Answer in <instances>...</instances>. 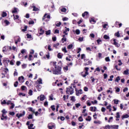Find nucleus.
<instances>
[{
	"instance_id": "obj_1",
	"label": "nucleus",
	"mask_w": 129,
	"mask_h": 129,
	"mask_svg": "<svg viewBox=\"0 0 129 129\" xmlns=\"http://www.w3.org/2000/svg\"><path fill=\"white\" fill-rule=\"evenodd\" d=\"M52 72L53 74H55V75H61V67L58 66L56 68L54 69V68H52Z\"/></svg>"
},
{
	"instance_id": "obj_2",
	"label": "nucleus",
	"mask_w": 129,
	"mask_h": 129,
	"mask_svg": "<svg viewBox=\"0 0 129 129\" xmlns=\"http://www.w3.org/2000/svg\"><path fill=\"white\" fill-rule=\"evenodd\" d=\"M47 15V14H44L42 18V21H45V22H49V20L46 19V18H47V19H50V15Z\"/></svg>"
},
{
	"instance_id": "obj_3",
	"label": "nucleus",
	"mask_w": 129,
	"mask_h": 129,
	"mask_svg": "<svg viewBox=\"0 0 129 129\" xmlns=\"http://www.w3.org/2000/svg\"><path fill=\"white\" fill-rule=\"evenodd\" d=\"M9 118L8 117V116H7V115H5V114H2L1 116V120H7V119H8Z\"/></svg>"
},
{
	"instance_id": "obj_4",
	"label": "nucleus",
	"mask_w": 129,
	"mask_h": 129,
	"mask_svg": "<svg viewBox=\"0 0 129 129\" xmlns=\"http://www.w3.org/2000/svg\"><path fill=\"white\" fill-rule=\"evenodd\" d=\"M113 45H114V46H115V47H116L117 48H119V47L120 46V44H118V43L116 42V39H114L113 40Z\"/></svg>"
},
{
	"instance_id": "obj_5",
	"label": "nucleus",
	"mask_w": 129,
	"mask_h": 129,
	"mask_svg": "<svg viewBox=\"0 0 129 129\" xmlns=\"http://www.w3.org/2000/svg\"><path fill=\"white\" fill-rule=\"evenodd\" d=\"M24 78L23 76L19 77L18 78V80L20 83H24L25 81H24Z\"/></svg>"
},
{
	"instance_id": "obj_6",
	"label": "nucleus",
	"mask_w": 129,
	"mask_h": 129,
	"mask_svg": "<svg viewBox=\"0 0 129 129\" xmlns=\"http://www.w3.org/2000/svg\"><path fill=\"white\" fill-rule=\"evenodd\" d=\"M48 127L49 129H53L55 128V125L53 124V123H49L48 124Z\"/></svg>"
},
{
	"instance_id": "obj_7",
	"label": "nucleus",
	"mask_w": 129,
	"mask_h": 129,
	"mask_svg": "<svg viewBox=\"0 0 129 129\" xmlns=\"http://www.w3.org/2000/svg\"><path fill=\"white\" fill-rule=\"evenodd\" d=\"M65 30L63 32V34H64L66 35H68V33L67 32H69L70 31V29L69 28H67V27H66Z\"/></svg>"
},
{
	"instance_id": "obj_8",
	"label": "nucleus",
	"mask_w": 129,
	"mask_h": 129,
	"mask_svg": "<svg viewBox=\"0 0 129 129\" xmlns=\"http://www.w3.org/2000/svg\"><path fill=\"white\" fill-rule=\"evenodd\" d=\"M86 16L87 17H89V13L87 12H85L84 13L82 14V17L84 18Z\"/></svg>"
},
{
	"instance_id": "obj_9",
	"label": "nucleus",
	"mask_w": 129,
	"mask_h": 129,
	"mask_svg": "<svg viewBox=\"0 0 129 129\" xmlns=\"http://www.w3.org/2000/svg\"><path fill=\"white\" fill-rule=\"evenodd\" d=\"M32 8H33V12H38V11H39V8H37L34 5L32 6Z\"/></svg>"
},
{
	"instance_id": "obj_10",
	"label": "nucleus",
	"mask_w": 129,
	"mask_h": 129,
	"mask_svg": "<svg viewBox=\"0 0 129 129\" xmlns=\"http://www.w3.org/2000/svg\"><path fill=\"white\" fill-rule=\"evenodd\" d=\"M110 128H118V125H110Z\"/></svg>"
},
{
	"instance_id": "obj_11",
	"label": "nucleus",
	"mask_w": 129,
	"mask_h": 129,
	"mask_svg": "<svg viewBox=\"0 0 129 129\" xmlns=\"http://www.w3.org/2000/svg\"><path fill=\"white\" fill-rule=\"evenodd\" d=\"M80 94H82V90L81 89L76 92V95H77V96H79Z\"/></svg>"
},
{
	"instance_id": "obj_12",
	"label": "nucleus",
	"mask_w": 129,
	"mask_h": 129,
	"mask_svg": "<svg viewBox=\"0 0 129 129\" xmlns=\"http://www.w3.org/2000/svg\"><path fill=\"white\" fill-rule=\"evenodd\" d=\"M45 32V30H43L41 28H40L39 30V34L40 35H43V33Z\"/></svg>"
},
{
	"instance_id": "obj_13",
	"label": "nucleus",
	"mask_w": 129,
	"mask_h": 129,
	"mask_svg": "<svg viewBox=\"0 0 129 129\" xmlns=\"http://www.w3.org/2000/svg\"><path fill=\"white\" fill-rule=\"evenodd\" d=\"M40 101H43V100H45V95H40Z\"/></svg>"
},
{
	"instance_id": "obj_14",
	"label": "nucleus",
	"mask_w": 129,
	"mask_h": 129,
	"mask_svg": "<svg viewBox=\"0 0 129 129\" xmlns=\"http://www.w3.org/2000/svg\"><path fill=\"white\" fill-rule=\"evenodd\" d=\"M129 117L128 114H126L125 115H123L121 116L122 119H123L124 118H127Z\"/></svg>"
},
{
	"instance_id": "obj_15",
	"label": "nucleus",
	"mask_w": 129,
	"mask_h": 129,
	"mask_svg": "<svg viewBox=\"0 0 129 129\" xmlns=\"http://www.w3.org/2000/svg\"><path fill=\"white\" fill-rule=\"evenodd\" d=\"M94 123H95V124H101V121L98 120L97 121H94Z\"/></svg>"
},
{
	"instance_id": "obj_16",
	"label": "nucleus",
	"mask_w": 129,
	"mask_h": 129,
	"mask_svg": "<svg viewBox=\"0 0 129 129\" xmlns=\"http://www.w3.org/2000/svg\"><path fill=\"white\" fill-rule=\"evenodd\" d=\"M34 126V124L31 123L30 124V125L28 126L29 129H35V127H33Z\"/></svg>"
},
{
	"instance_id": "obj_17",
	"label": "nucleus",
	"mask_w": 129,
	"mask_h": 129,
	"mask_svg": "<svg viewBox=\"0 0 129 129\" xmlns=\"http://www.w3.org/2000/svg\"><path fill=\"white\" fill-rule=\"evenodd\" d=\"M29 111H31L32 112H33V113H35V109H33L32 107L28 108Z\"/></svg>"
},
{
	"instance_id": "obj_18",
	"label": "nucleus",
	"mask_w": 129,
	"mask_h": 129,
	"mask_svg": "<svg viewBox=\"0 0 129 129\" xmlns=\"http://www.w3.org/2000/svg\"><path fill=\"white\" fill-rule=\"evenodd\" d=\"M2 114L7 115V113H8V111H6L5 109H3L2 111Z\"/></svg>"
},
{
	"instance_id": "obj_19",
	"label": "nucleus",
	"mask_w": 129,
	"mask_h": 129,
	"mask_svg": "<svg viewBox=\"0 0 129 129\" xmlns=\"http://www.w3.org/2000/svg\"><path fill=\"white\" fill-rule=\"evenodd\" d=\"M16 13H18V8H14V10L12 11V13L16 14Z\"/></svg>"
},
{
	"instance_id": "obj_20",
	"label": "nucleus",
	"mask_w": 129,
	"mask_h": 129,
	"mask_svg": "<svg viewBox=\"0 0 129 129\" xmlns=\"http://www.w3.org/2000/svg\"><path fill=\"white\" fill-rule=\"evenodd\" d=\"M115 36L117 37V38H119L120 37V35L119 34V31H117L116 33L114 34Z\"/></svg>"
},
{
	"instance_id": "obj_21",
	"label": "nucleus",
	"mask_w": 129,
	"mask_h": 129,
	"mask_svg": "<svg viewBox=\"0 0 129 129\" xmlns=\"http://www.w3.org/2000/svg\"><path fill=\"white\" fill-rule=\"evenodd\" d=\"M56 64H57V62H56V61L52 62V65H53V67H54V68H57L58 67V66H57V65H56Z\"/></svg>"
},
{
	"instance_id": "obj_22",
	"label": "nucleus",
	"mask_w": 129,
	"mask_h": 129,
	"mask_svg": "<svg viewBox=\"0 0 129 129\" xmlns=\"http://www.w3.org/2000/svg\"><path fill=\"white\" fill-rule=\"evenodd\" d=\"M53 97H54V95H53V94H51L50 96H49V100H53Z\"/></svg>"
},
{
	"instance_id": "obj_23",
	"label": "nucleus",
	"mask_w": 129,
	"mask_h": 129,
	"mask_svg": "<svg viewBox=\"0 0 129 129\" xmlns=\"http://www.w3.org/2000/svg\"><path fill=\"white\" fill-rule=\"evenodd\" d=\"M103 38L105 40H109V36H108L107 35H104Z\"/></svg>"
},
{
	"instance_id": "obj_24",
	"label": "nucleus",
	"mask_w": 129,
	"mask_h": 129,
	"mask_svg": "<svg viewBox=\"0 0 129 129\" xmlns=\"http://www.w3.org/2000/svg\"><path fill=\"white\" fill-rule=\"evenodd\" d=\"M60 11L62 13H66V11H67V9H66V8H61Z\"/></svg>"
},
{
	"instance_id": "obj_25",
	"label": "nucleus",
	"mask_w": 129,
	"mask_h": 129,
	"mask_svg": "<svg viewBox=\"0 0 129 129\" xmlns=\"http://www.w3.org/2000/svg\"><path fill=\"white\" fill-rule=\"evenodd\" d=\"M63 55L61 54V53H58L57 54V57L59 58V59H62V57Z\"/></svg>"
},
{
	"instance_id": "obj_26",
	"label": "nucleus",
	"mask_w": 129,
	"mask_h": 129,
	"mask_svg": "<svg viewBox=\"0 0 129 129\" xmlns=\"http://www.w3.org/2000/svg\"><path fill=\"white\" fill-rule=\"evenodd\" d=\"M26 114V112L25 111H23V113L19 114V117H22V116H24Z\"/></svg>"
},
{
	"instance_id": "obj_27",
	"label": "nucleus",
	"mask_w": 129,
	"mask_h": 129,
	"mask_svg": "<svg viewBox=\"0 0 129 129\" xmlns=\"http://www.w3.org/2000/svg\"><path fill=\"white\" fill-rule=\"evenodd\" d=\"M128 70H126L125 71H124L123 72V74H125V75H128L129 73H128Z\"/></svg>"
},
{
	"instance_id": "obj_28",
	"label": "nucleus",
	"mask_w": 129,
	"mask_h": 129,
	"mask_svg": "<svg viewBox=\"0 0 129 129\" xmlns=\"http://www.w3.org/2000/svg\"><path fill=\"white\" fill-rule=\"evenodd\" d=\"M72 48H73V44H69L68 46V49H69V50H70V49H72Z\"/></svg>"
},
{
	"instance_id": "obj_29",
	"label": "nucleus",
	"mask_w": 129,
	"mask_h": 129,
	"mask_svg": "<svg viewBox=\"0 0 129 129\" xmlns=\"http://www.w3.org/2000/svg\"><path fill=\"white\" fill-rule=\"evenodd\" d=\"M67 41V38H66V37H63L61 39V42L62 43H64V42H66Z\"/></svg>"
},
{
	"instance_id": "obj_30",
	"label": "nucleus",
	"mask_w": 129,
	"mask_h": 129,
	"mask_svg": "<svg viewBox=\"0 0 129 129\" xmlns=\"http://www.w3.org/2000/svg\"><path fill=\"white\" fill-rule=\"evenodd\" d=\"M36 88H37V89H38V91H41V85H38L36 86Z\"/></svg>"
},
{
	"instance_id": "obj_31",
	"label": "nucleus",
	"mask_w": 129,
	"mask_h": 129,
	"mask_svg": "<svg viewBox=\"0 0 129 129\" xmlns=\"http://www.w3.org/2000/svg\"><path fill=\"white\" fill-rule=\"evenodd\" d=\"M27 118H28V119H33V115H32V114H29V115H28V116L27 117Z\"/></svg>"
},
{
	"instance_id": "obj_32",
	"label": "nucleus",
	"mask_w": 129,
	"mask_h": 129,
	"mask_svg": "<svg viewBox=\"0 0 129 129\" xmlns=\"http://www.w3.org/2000/svg\"><path fill=\"white\" fill-rule=\"evenodd\" d=\"M86 120H87V121H90L91 120V117L89 116L88 118H86Z\"/></svg>"
},
{
	"instance_id": "obj_33",
	"label": "nucleus",
	"mask_w": 129,
	"mask_h": 129,
	"mask_svg": "<svg viewBox=\"0 0 129 129\" xmlns=\"http://www.w3.org/2000/svg\"><path fill=\"white\" fill-rule=\"evenodd\" d=\"M46 35H50L51 34V30L46 31H45Z\"/></svg>"
},
{
	"instance_id": "obj_34",
	"label": "nucleus",
	"mask_w": 129,
	"mask_h": 129,
	"mask_svg": "<svg viewBox=\"0 0 129 129\" xmlns=\"http://www.w3.org/2000/svg\"><path fill=\"white\" fill-rule=\"evenodd\" d=\"M62 51L64 52V53H67V49H66V47L62 48Z\"/></svg>"
},
{
	"instance_id": "obj_35",
	"label": "nucleus",
	"mask_w": 129,
	"mask_h": 129,
	"mask_svg": "<svg viewBox=\"0 0 129 129\" xmlns=\"http://www.w3.org/2000/svg\"><path fill=\"white\" fill-rule=\"evenodd\" d=\"M105 60L106 62H110V59L109 58V57H106L105 58Z\"/></svg>"
},
{
	"instance_id": "obj_36",
	"label": "nucleus",
	"mask_w": 129,
	"mask_h": 129,
	"mask_svg": "<svg viewBox=\"0 0 129 129\" xmlns=\"http://www.w3.org/2000/svg\"><path fill=\"white\" fill-rule=\"evenodd\" d=\"M2 17H3V18H5V17H7V13L3 12L2 13Z\"/></svg>"
},
{
	"instance_id": "obj_37",
	"label": "nucleus",
	"mask_w": 129,
	"mask_h": 129,
	"mask_svg": "<svg viewBox=\"0 0 129 129\" xmlns=\"http://www.w3.org/2000/svg\"><path fill=\"white\" fill-rule=\"evenodd\" d=\"M113 101H114L115 104H118V102H119V100H116V99H114Z\"/></svg>"
},
{
	"instance_id": "obj_38",
	"label": "nucleus",
	"mask_w": 129,
	"mask_h": 129,
	"mask_svg": "<svg viewBox=\"0 0 129 129\" xmlns=\"http://www.w3.org/2000/svg\"><path fill=\"white\" fill-rule=\"evenodd\" d=\"M50 108L52 109V110H53V111H55V110L56 109V108H55V105H52L50 107Z\"/></svg>"
},
{
	"instance_id": "obj_39",
	"label": "nucleus",
	"mask_w": 129,
	"mask_h": 129,
	"mask_svg": "<svg viewBox=\"0 0 129 129\" xmlns=\"http://www.w3.org/2000/svg\"><path fill=\"white\" fill-rule=\"evenodd\" d=\"M28 94H29V95H33V90H29V92H28Z\"/></svg>"
},
{
	"instance_id": "obj_40",
	"label": "nucleus",
	"mask_w": 129,
	"mask_h": 129,
	"mask_svg": "<svg viewBox=\"0 0 129 129\" xmlns=\"http://www.w3.org/2000/svg\"><path fill=\"white\" fill-rule=\"evenodd\" d=\"M115 89L116 90V92H119V91H120V89L118 87H115Z\"/></svg>"
},
{
	"instance_id": "obj_41",
	"label": "nucleus",
	"mask_w": 129,
	"mask_h": 129,
	"mask_svg": "<svg viewBox=\"0 0 129 129\" xmlns=\"http://www.w3.org/2000/svg\"><path fill=\"white\" fill-rule=\"evenodd\" d=\"M119 80H120V77H117V78H116L115 81H116V82H118Z\"/></svg>"
},
{
	"instance_id": "obj_42",
	"label": "nucleus",
	"mask_w": 129,
	"mask_h": 129,
	"mask_svg": "<svg viewBox=\"0 0 129 129\" xmlns=\"http://www.w3.org/2000/svg\"><path fill=\"white\" fill-rule=\"evenodd\" d=\"M113 77H114L113 76V75H111L110 77V79H109L108 80V81H112V78H113Z\"/></svg>"
},
{
	"instance_id": "obj_43",
	"label": "nucleus",
	"mask_w": 129,
	"mask_h": 129,
	"mask_svg": "<svg viewBox=\"0 0 129 129\" xmlns=\"http://www.w3.org/2000/svg\"><path fill=\"white\" fill-rule=\"evenodd\" d=\"M119 117H120V115H119V112H118L116 113V118H119Z\"/></svg>"
},
{
	"instance_id": "obj_44",
	"label": "nucleus",
	"mask_w": 129,
	"mask_h": 129,
	"mask_svg": "<svg viewBox=\"0 0 129 129\" xmlns=\"http://www.w3.org/2000/svg\"><path fill=\"white\" fill-rule=\"evenodd\" d=\"M39 84H43V83L42 82V79L39 78V81H37Z\"/></svg>"
},
{
	"instance_id": "obj_45",
	"label": "nucleus",
	"mask_w": 129,
	"mask_h": 129,
	"mask_svg": "<svg viewBox=\"0 0 129 129\" xmlns=\"http://www.w3.org/2000/svg\"><path fill=\"white\" fill-rule=\"evenodd\" d=\"M18 84H19V82L18 81H16L15 83H14V87H18Z\"/></svg>"
},
{
	"instance_id": "obj_46",
	"label": "nucleus",
	"mask_w": 129,
	"mask_h": 129,
	"mask_svg": "<svg viewBox=\"0 0 129 129\" xmlns=\"http://www.w3.org/2000/svg\"><path fill=\"white\" fill-rule=\"evenodd\" d=\"M5 23L7 26H9V25H10V22H9L7 20L5 21Z\"/></svg>"
},
{
	"instance_id": "obj_47",
	"label": "nucleus",
	"mask_w": 129,
	"mask_h": 129,
	"mask_svg": "<svg viewBox=\"0 0 129 129\" xmlns=\"http://www.w3.org/2000/svg\"><path fill=\"white\" fill-rule=\"evenodd\" d=\"M61 23L60 22L59 23L55 24V25L56 27H60L61 26Z\"/></svg>"
},
{
	"instance_id": "obj_48",
	"label": "nucleus",
	"mask_w": 129,
	"mask_h": 129,
	"mask_svg": "<svg viewBox=\"0 0 129 129\" xmlns=\"http://www.w3.org/2000/svg\"><path fill=\"white\" fill-rule=\"evenodd\" d=\"M76 34H77V35H79L80 34V30L77 29L76 30Z\"/></svg>"
},
{
	"instance_id": "obj_49",
	"label": "nucleus",
	"mask_w": 129,
	"mask_h": 129,
	"mask_svg": "<svg viewBox=\"0 0 129 129\" xmlns=\"http://www.w3.org/2000/svg\"><path fill=\"white\" fill-rule=\"evenodd\" d=\"M72 90L70 88H67V91H66V92L67 93H68V92H70Z\"/></svg>"
},
{
	"instance_id": "obj_50",
	"label": "nucleus",
	"mask_w": 129,
	"mask_h": 129,
	"mask_svg": "<svg viewBox=\"0 0 129 129\" xmlns=\"http://www.w3.org/2000/svg\"><path fill=\"white\" fill-rule=\"evenodd\" d=\"M46 57L47 59H50V53L48 52L47 54H46Z\"/></svg>"
},
{
	"instance_id": "obj_51",
	"label": "nucleus",
	"mask_w": 129,
	"mask_h": 129,
	"mask_svg": "<svg viewBox=\"0 0 129 129\" xmlns=\"http://www.w3.org/2000/svg\"><path fill=\"white\" fill-rule=\"evenodd\" d=\"M15 38H16V39H17V42H21V38H20V37H19V36H16Z\"/></svg>"
},
{
	"instance_id": "obj_52",
	"label": "nucleus",
	"mask_w": 129,
	"mask_h": 129,
	"mask_svg": "<svg viewBox=\"0 0 129 129\" xmlns=\"http://www.w3.org/2000/svg\"><path fill=\"white\" fill-rule=\"evenodd\" d=\"M118 62L119 63H118L119 66H121V65H122V62H121V60L120 59H119Z\"/></svg>"
},
{
	"instance_id": "obj_53",
	"label": "nucleus",
	"mask_w": 129,
	"mask_h": 129,
	"mask_svg": "<svg viewBox=\"0 0 129 129\" xmlns=\"http://www.w3.org/2000/svg\"><path fill=\"white\" fill-rule=\"evenodd\" d=\"M13 16L14 17V20H18V19H19V16L18 15H16L15 16V15H13Z\"/></svg>"
},
{
	"instance_id": "obj_54",
	"label": "nucleus",
	"mask_w": 129,
	"mask_h": 129,
	"mask_svg": "<svg viewBox=\"0 0 129 129\" xmlns=\"http://www.w3.org/2000/svg\"><path fill=\"white\" fill-rule=\"evenodd\" d=\"M11 105V106L10 107V108H11V109H13V108L15 107V104L12 103Z\"/></svg>"
},
{
	"instance_id": "obj_55",
	"label": "nucleus",
	"mask_w": 129,
	"mask_h": 129,
	"mask_svg": "<svg viewBox=\"0 0 129 129\" xmlns=\"http://www.w3.org/2000/svg\"><path fill=\"white\" fill-rule=\"evenodd\" d=\"M1 104H7V101L6 100H4L3 101H1Z\"/></svg>"
},
{
	"instance_id": "obj_56",
	"label": "nucleus",
	"mask_w": 129,
	"mask_h": 129,
	"mask_svg": "<svg viewBox=\"0 0 129 129\" xmlns=\"http://www.w3.org/2000/svg\"><path fill=\"white\" fill-rule=\"evenodd\" d=\"M71 100H72V101H73V102L75 101V97H74V96H72V97H71Z\"/></svg>"
},
{
	"instance_id": "obj_57",
	"label": "nucleus",
	"mask_w": 129,
	"mask_h": 129,
	"mask_svg": "<svg viewBox=\"0 0 129 129\" xmlns=\"http://www.w3.org/2000/svg\"><path fill=\"white\" fill-rule=\"evenodd\" d=\"M79 121H83V118H82V116H80L79 117Z\"/></svg>"
},
{
	"instance_id": "obj_58",
	"label": "nucleus",
	"mask_w": 129,
	"mask_h": 129,
	"mask_svg": "<svg viewBox=\"0 0 129 129\" xmlns=\"http://www.w3.org/2000/svg\"><path fill=\"white\" fill-rule=\"evenodd\" d=\"M90 23H92L93 22V23H94L96 22L95 20H94V19L93 18H91V20H90Z\"/></svg>"
},
{
	"instance_id": "obj_59",
	"label": "nucleus",
	"mask_w": 129,
	"mask_h": 129,
	"mask_svg": "<svg viewBox=\"0 0 129 129\" xmlns=\"http://www.w3.org/2000/svg\"><path fill=\"white\" fill-rule=\"evenodd\" d=\"M92 83H94V81H95V79L93 78V77H91Z\"/></svg>"
},
{
	"instance_id": "obj_60",
	"label": "nucleus",
	"mask_w": 129,
	"mask_h": 129,
	"mask_svg": "<svg viewBox=\"0 0 129 129\" xmlns=\"http://www.w3.org/2000/svg\"><path fill=\"white\" fill-rule=\"evenodd\" d=\"M113 119V117H110L109 118V120H108V122H110V121H111V120H112Z\"/></svg>"
},
{
	"instance_id": "obj_61",
	"label": "nucleus",
	"mask_w": 129,
	"mask_h": 129,
	"mask_svg": "<svg viewBox=\"0 0 129 129\" xmlns=\"http://www.w3.org/2000/svg\"><path fill=\"white\" fill-rule=\"evenodd\" d=\"M26 88H27V87L26 86H21L22 90H25Z\"/></svg>"
},
{
	"instance_id": "obj_62",
	"label": "nucleus",
	"mask_w": 129,
	"mask_h": 129,
	"mask_svg": "<svg viewBox=\"0 0 129 129\" xmlns=\"http://www.w3.org/2000/svg\"><path fill=\"white\" fill-rule=\"evenodd\" d=\"M62 21H63V22H65V21H68V18L67 17H64L62 18Z\"/></svg>"
},
{
	"instance_id": "obj_63",
	"label": "nucleus",
	"mask_w": 129,
	"mask_h": 129,
	"mask_svg": "<svg viewBox=\"0 0 129 129\" xmlns=\"http://www.w3.org/2000/svg\"><path fill=\"white\" fill-rule=\"evenodd\" d=\"M59 45H60V43H57L56 44H53V47L57 48V46H59Z\"/></svg>"
},
{
	"instance_id": "obj_64",
	"label": "nucleus",
	"mask_w": 129,
	"mask_h": 129,
	"mask_svg": "<svg viewBox=\"0 0 129 129\" xmlns=\"http://www.w3.org/2000/svg\"><path fill=\"white\" fill-rule=\"evenodd\" d=\"M81 104L80 103H77V104H76V107H77V108H78V107H79V106H81Z\"/></svg>"
}]
</instances>
